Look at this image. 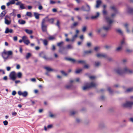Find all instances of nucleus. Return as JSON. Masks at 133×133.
I'll use <instances>...</instances> for the list:
<instances>
[{"instance_id":"052dcab7","label":"nucleus","mask_w":133,"mask_h":133,"mask_svg":"<svg viewBox=\"0 0 133 133\" xmlns=\"http://www.w3.org/2000/svg\"><path fill=\"white\" fill-rule=\"evenodd\" d=\"M52 125L51 124L48 125L47 126V128L48 129H50L52 127Z\"/></svg>"},{"instance_id":"dca6fc26","label":"nucleus","mask_w":133,"mask_h":133,"mask_svg":"<svg viewBox=\"0 0 133 133\" xmlns=\"http://www.w3.org/2000/svg\"><path fill=\"white\" fill-rule=\"evenodd\" d=\"M15 0H11L9 2L7 3L6 4V5L8 6L11 4H15Z\"/></svg>"},{"instance_id":"e433bc0d","label":"nucleus","mask_w":133,"mask_h":133,"mask_svg":"<svg viewBox=\"0 0 133 133\" xmlns=\"http://www.w3.org/2000/svg\"><path fill=\"white\" fill-rule=\"evenodd\" d=\"M43 41L44 45H46L48 44L47 41L46 39L43 40Z\"/></svg>"},{"instance_id":"4468645a","label":"nucleus","mask_w":133,"mask_h":133,"mask_svg":"<svg viewBox=\"0 0 133 133\" xmlns=\"http://www.w3.org/2000/svg\"><path fill=\"white\" fill-rule=\"evenodd\" d=\"M13 32V30L12 29H9L8 28H7L6 29L5 33V34H8L9 33H12Z\"/></svg>"},{"instance_id":"7c9ffc66","label":"nucleus","mask_w":133,"mask_h":133,"mask_svg":"<svg viewBox=\"0 0 133 133\" xmlns=\"http://www.w3.org/2000/svg\"><path fill=\"white\" fill-rule=\"evenodd\" d=\"M31 56V54L30 53H27L26 56V59H28Z\"/></svg>"},{"instance_id":"c03bdc74","label":"nucleus","mask_w":133,"mask_h":133,"mask_svg":"<svg viewBox=\"0 0 133 133\" xmlns=\"http://www.w3.org/2000/svg\"><path fill=\"white\" fill-rule=\"evenodd\" d=\"M99 49L100 47L99 46H96L94 48V50L96 51H97Z\"/></svg>"},{"instance_id":"8fccbe9b","label":"nucleus","mask_w":133,"mask_h":133,"mask_svg":"<svg viewBox=\"0 0 133 133\" xmlns=\"http://www.w3.org/2000/svg\"><path fill=\"white\" fill-rule=\"evenodd\" d=\"M75 113L76 112L74 111H71L70 112V114L71 115H74Z\"/></svg>"},{"instance_id":"09e8293b","label":"nucleus","mask_w":133,"mask_h":133,"mask_svg":"<svg viewBox=\"0 0 133 133\" xmlns=\"http://www.w3.org/2000/svg\"><path fill=\"white\" fill-rule=\"evenodd\" d=\"M63 43V42H60L58 43L57 45L58 46L60 47Z\"/></svg>"},{"instance_id":"72a5a7b5","label":"nucleus","mask_w":133,"mask_h":133,"mask_svg":"<svg viewBox=\"0 0 133 133\" xmlns=\"http://www.w3.org/2000/svg\"><path fill=\"white\" fill-rule=\"evenodd\" d=\"M24 43L26 45H28L30 43V42L29 41L28 39H27L25 41H24Z\"/></svg>"},{"instance_id":"6ab92c4d","label":"nucleus","mask_w":133,"mask_h":133,"mask_svg":"<svg viewBox=\"0 0 133 133\" xmlns=\"http://www.w3.org/2000/svg\"><path fill=\"white\" fill-rule=\"evenodd\" d=\"M24 31L27 34H31L33 33L32 31L31 30H29L28 29H25L24 30Z\"/></svg>"},{"instance_id":"6e6552de","label":"nucleus","mask_w":133,"mask_h":133,"mask_svg":"<svg viewBox=\"0 0 133 133\" xmlns=\"http://www.w3.org/2000/svg\"><path fill=\"white\" fill-rule=\"evenodd\" d=\"M66 59L68 61H71L73 63H84V61L82 60L77 61L76 60L74 59L71 58H67Z\"/></svg>"},{"instance_id":"6e6d98bb","label":"nucleus","mask_w":133,"mask_h":133,"mask_svg":"<svg viewBox=\"0 0 133 133\" xmlns=\"http://www.w3.org/2000/svg\"><path fill=\"white\" fill-rule=\"evenodd\" d=\"M38 9L39 10H41L42 9L43 7L42 5H39V6L38 7Z\"/></svg>"},{"instance_id":"4d7b16f0","label":"nucleus","mask_w":133,"mask_h":133,"mask_svg":"<svg viewBox=\"0 0 133 133\" xmlns=\"http://www.w3.org/2000/svg\"><path fill=\"white\" fill-rule=\"evenodd\" d=\"M80 79L79 78H77L75 79V81L77 82H79Z\"/></svg>"},{"instance_id":"4be33fe9","label":"nucleus","mask_w":133,"mask_h":133,"mask_svg":"<svg viewBox=\"0 0 133 133\" xmlns=\"http://www.w3.org/2000/svg\"><path fill=\"white\" fill-rule=\"evenodd\" d=\"M45 69L46 70H47L48 71H52L54 70L53 69H52L50 67L48 66H45L44 67Z\"/></svg>"},{"instance_id":"aec40b11","label":"nucleus","mask_w":133,"mask_h":133,"mask_svg":"<svg viewBox=\"0 0 133 133\" xmlns=\"http://www.w3.org/2000/svg\"><path fill=\"white\" fill-rule=\"evenodd\" d=\"M18 22L20 24H24L26 23V22L22 19H19L18 20Z\"/></svg>"},{"instance_id":"864d4df0","label":"nucleus","mask_w":133,"mask_h":133,"mask_svg":"<svg viewBox=\"0 0 133 133\" xmlns=\"http://www.w3.org/2000/svg\"><path fill=\"white\" fill-rule=\"evenodd\" d=\"M56 3V2L52 0H50V3L51 4H53L55 3Z\"/></svg>"},{"instance_id":"412c9836","label":"nucleus","mask_w":133,"mask_h":133,"mask_svg":"<svg viewBox=\"0 0 133 133\" xmlns=\"http://www.w3.org/2000/svg\"><path fill=\"white\" fill-rule=\"evenodd\" d=\"M101 3V1L100 0H97L96 1V7L97 8H98L99 6Z\"/></svg>"},{"instance_id":"f03ea898","label":"nucleus","mask_w":133,"mask_h":133,"mask_svg":"<svg viewBox=\"0 0 133 133\" xmlns=\"http://www.w3.org/2000/svg\"><path fill=\"white\" fill-rule=\"evenodd\" d=\"M105 19L106 21L109 24L103 26V28L105 30L108 31L111 28L110 25L113 22V20L112 19L108 16L106 17Z\"/></svg>"},{"instance_id":"680f3d73","label":"nucleus","mask_w":133,"mask_h":133,"mask_svg":"<svg viewBox=\"0 0 133 133\" xmlns=\"http://www.w3.org/2000/svg\"><path fill=\"white\" fill-rule=\"evenodd\" d=\"M13 39L14 41H16L17 40V36H15L13 37Z\"/></svg>"},{"instance_id":"5fc2aeb1","label":"nucleus","mask_w":133,"mask_h":133,"mask_svg":"<svg viewBox=\"0 0 133 133\" xmlns=\"http://www.w3.org/2000/svg\"><path fill=\"white\" fill-rule=\"evenodd\" d=\"M108 90L109 92L110 93H111L112 91L111 90V89L110 87H109L108 88Z\"/></svg>"},{"instance_id":"f3484780","label":"nucleus","mask_w":133,"mask_h":133,"mask_svg":"<svg viewBox=\"0 0 133 133\" xmlns=\"http://www.w3.org/2000/svg\"><path fill=\"white\" fill-rule=\"evenodd\" d=\"M99 15V14L98 12L96 13V15H95L91 17V18L92 19H95L98 17Z\"/></svg>"},{"instance_id":"c9c22d12","label":"nucleus","mask_w":133,"mask_h":133,"mask_svg":"<svg viewBox=\"0 0 133 133\" xmlns=\"http://www.w3.org/2000/svg\"><path fill=\"white\" fill-rule=\"evenodd\" d=\"M129 24H128V23H125L124 24V26L125 27L127 28V32H129V31L128 30V29H127V27L128 26H129Z\"/></svg>"},{"instance_id":"bb28decb","label":"nucleus","mask_w":133,"mask_h":133,"mask_svg":"<svg viewBox=\"0 0 133 133\" xmlns=\"http://www.w3.org/2000/svg\"><path fill=\"white\" fill-rule=\"evenodd\" d=\"M133 91V88H127L126 92H130Z\"/></svg>"},{"instance_id":"5701e85b","label":"nucleus","mask_w":133,"mask_h":133,"mask_svg":"<svg viewBox=\"0 0 133 133\" xmlns=\"http://www.w3.org/2000/svg\"><path fill=\"white\" fill-rule=\"evenodd\" d=\"M103 29V27L102 28H97L96 30V31L98 34H100L102 31Z\"/></svg>"},{"instance_id":"4c0bfd02","label":"nucleus","mask_w":133,"mask_h":133,"mask_svg":"<svg viewBox=\"0 0 133 133\" xmlns=\"http://www.w3.org/2000/svg\"><path fill=\"white\" fill-rule=\"evenodd\" d=\"M100 63L99 62H96L95 63V65L96 66H98L100 65Z\"/></svg>"},{"instance_id":"2eb2a0df","label":"nucleus","mask_w":133,"mask_h":133,"mask_svg":"<svg viewBox=\"0 0 133 133\" xmlns=\"http://www.w3.org/2000/svg\"><path fill=\"white\" fill-rule=\"evenodd\" d=\"M87 5V9H85V7L84 6H82L81 8V9L83 11H89L90 10V7L88 5Z\"/></svg>"},{"instance_id":"13d9d810","label":"nucleus","mask_w":133,"mask_h":133,"mask_svg":"<svg viewBox=\"0 0 133 133\" xmlns=\"http://www.w3.org/2000/svg\"><path fill=\"white\" fill-rule=\"evenodd\" d=\"M2 73L3 74H5V72L2 69H0V73Z\"/></svg>"},{"instance_id":"39448f33","label":"nucleus","mask_w":133,"mask_h":133,"mask_svg":"<svg viewBox=\"0 0 133 133\" xmlns=\"http://www.w3.org/2000/svg\"><path fill=\"white\" fill-rule=\"evenodd\" d=\"M125 44L126 42L125 40L124 39H123L121 41L120 44L115 49V51L117 52L120 51L122 49L123 46Z\"/></svg>"},{"instance_id":"423d86ee","label":"nucleus","mask_w":133,"mask_h":133,"mask_svg":"<svg viewBox=\"0 0 133 133\" xmlns=\"http://www.w3.org/2000/svg\"><path fill=\"white\" fill-rule=\"evenodd\" d=\"M48 17L47 16L43 19L41 23V29L42 31L44 32H46V31L47 26L45 25V23L46 21V19L48 18Z\"/></svg>"},{"instance_id":"b1692460","label":"nucleus","mask_w":133,"mask_h":133,"mask_svg":"<svg viewBox=\"0 0 133 133\" xmlns=\"http://www.w3.org/2000/svg\"><path fill=\"white\" fill-rule=\"evenodd\" d=\"M78 36V34H76L70 40L71 41L73 42L76 39V38Z\"/></svg>"},{"instance_id":"9d476101","label":"nucleus","mask_w":133,"mask_h":133,"mask_svg":"<svg viewBox=\"0 0 133 133\" xmlns=\"http://www.w3.org/2000/svg\"><path fill=\"white\" fill-rule=\"evenodd\" d=\"M16 73L14 71H12L11 72L9 75L10 78L14 81L16 79Z\"/></svg>"},{"instance_id":"f704fd0d","label":"nucleus","mask_w":133,"mask_h":133,"mask_svg":"<svg viewBox=\"0 0 133 133\" xmlns=\"http://www.w3.org/2000/svg\"><path fill=\"white\" fill-rule=\"evenodd\" d=\"M48 21L50 23H53L54 21V19L53 18H51V19H49L48 20Z\"/></svg>"},{"instance_id":"473e14b6","label":"nucleus","mask_w":133,"mask_h":133,"mask_svg":"<svg viewBox=\"0 0 133 133\" xmlns=\"http://www.w3.org/2000/svg\"><path fill=\"white\" fill-rule=\"evenodd\" d=\"M48 38L50 40H52L55 39V37L54 36H50Z\"/></svg>"},{"instance_id":"20e7f679","label":"nucleus","mask_w":133,"mask_h":133,"mask_svg":"<svg viewBox=\"0 0 133 133\" xmlns=\"http://www.w3.org/2000/svg\"><path fill=\"white\" fill-rule=\"evenodd\" d=\"M97 85V83L94 82H92L90 83H87L86 84L85 86L83 87L82 89L83 90H85L90 88L95 87Z\"/></svg>"},{"instance_id":"9b49d317","label":"nucleus","mask_w":133,"mask_h":133,"mask_svg":"<svg viewBox=\"0 0 133 133\" xmlns=\"http://www.w3.org/2000/svg\"><path fill=\"white\" fill-rule=\"evenodd\" d=\"M16 5H19V8L21 9H25V4L22 3L21 1L18 2L16 3Z\"/></svg>"},{"instance_id":"a878e982","label":"nucleus","mask_w":133,"mask_h":133,"mask_svg":"<svg viewBox=\"0 0 133 133\" xmlns=\"http://www.w3.org/2000/svg\"><path fill=\"white\" fill-rule=\"evenodd\" d=\"M11 21L7 19L6 18H5V23L7 25H9L11 23Z\"/></svg>"},{"instance_id":"ddd939ff","label":"nucleus","mask_w":133,"mask_h":133,"mask_svg":"<svg viewBox=\"0 0 133 133\" xmlns=\"http://www.w3.org/2000/svg\"><path fill=\"white\" fill-rule=\"evenodd\" d=\"M97 57L100 58L101 57H107V54L104 53H98L97 54Z\"/></svg>"},{"instance_id":"7ed1b4c3","label":"nucleus","mask_w":133,"mask_h":133,"mask_svg":"<svg viewBox=\"0 0 133 133\" xmlns=\"http://www.w3.org/2000/svg\"><path fill=\"white\" fill-rule=\"evenodd\" d=\"M12 54V52L11 51H6L4 50L2 56L5 61L9 59L10 57L9 56Z\"/></svg>"},{"instance_id":"69168bd1","label":"nucleus","mask_w":133,"mask_h":133,"mask_svg":"<svg viewBox=\"0 0 133 133\" xmlns=\"http://www.w3.org/2000/svg\"><path fill=\"white\" fill-rule=\"evenodd\" d=\"M49 116L51 117H53L54 116V115L51 113V112L49 113Z\"/></svg>"},{"instance_id":"a18cd8bd","label":"nucleus","mask_w":133,"mask_h":133,"mask_svg":"<svg viewBox=\"0 0 133 133\" xmlns=\"http://www.w3.org/2000/svg\"><path fill=\"white\" fill-rule=\"evenodd\" d=\"M3 123L4 125L6 126L8 125V122L7 121L5 120L3 122Z\"/></svg>"},{"instance_id":"79ce46f5","label":"nucleus","mask_w":133,"mask_h":133,"mask_svg":"<svg viewBox=\"0 0 133 133\" xmlns=\"http://www.w3.org/2000/svg\"><path fill=\"white\" fill-rule=\"evenodd\" d=\"M78 24V23L77 22H74L73 24L72 25V26H71V28H72L73 27V26H76Z\"/></svg>"},{"instance_id":"0e129e2a","label":"nucleus","mask_w":133,"mask_h":133,"mask_svg":"<svg viewBox=\"0 0 133 133\" xmlns=\"http://www.w3.org/2000/svg\"><path fill=\"white\" fill-rule=\"evenodd\" d=\"M11 67L9 66H7L6 67V69L7 71H9L11 69Z\"/></svg>"},{"instance_id":"ea45409f","label":"nucleus","mask_w":133,"mask_h":133,"mask_svg":"<svg viewBox=\"0 0 133 133\" xmlns=\"http://www.w3.org/2000/svg\"><path fill=\"white\" fill-rule=\"evenodd\" d=\"M116 31L118 33L120 34H122V31L121 30L119 29H117L116 30Z\"/></svg>"},{"instance_id":"a211bd4d","label":"nucleus","mask_w":133,"mask_h":133,"mask_svg":"<svg viewBox=\"0 0 133 133\" xmlns=\"http://www.w3.org/2000/svg\"><path fill=\"white\" fill-rule=\"evenodd\" d=\"M93 52L92 50H89L85 51L84 52V54L85 55L88 54L92 53Z\"/></svg>"},{"instance_id":"e2e57ef3","label":"nucleus","mask_w":133,"mask_h":133,"mask_svg":"<svg viewBox=\"0 0 133 133\" xmlns=\"http://www.w3.org/2000/svg\"><path fill=\"white\" fill-rule=\"evenodd\" d=\"M57 26L58 27H59V22L58 20H57V23L56 24Z\"/></svg>"},{"instance_id":"0eeeda50","label":"nucleus","mask_w":133,"mask_h":133,"mask_svg":"<svg viewBox=\"0 0 133 133\" xmlns=\"http://www.w3.org/2000/svg\"><path fill=\"white\" fill-rule=\"evenodd\" d=\"M133 106V101H127L122 104V106L125 108H131Z\"/></svg>"},{"instance_id":"c85d7f7f","label":"nucleus","mask_w":133,"mask_h":133,"mask_svg":"<svg viewBox=\"0 0 133 133\" xmlns=\"http://www.w3.org/2000/svg\"><path fill=\"white\" fill-rule=\"evenodd\" d=\"M26 15L29 17H31L32 16V14L30 12H27Z\"/></svg>"},{"instance_id":"2f4dec72","label":"nucleus","mask_w":133,"mask_h":133,"mask_svg":"<svg viewBox=\"0 0 133 133\" xmlns=\"http://www.w3.org/2000/svg\"><path fill=\"white\" fill-rule=\"evenodd\" d=\"M22 38L23 42H24V41H25L28 39L27 37L26 36H23L22 37Z\"/></svg>"},{"instance_id":"de8ad7c7","label":"nucleus","mask_w":133,"mask_h":133,"mask_svg":"<svg viewBox=\"0 0 133 133\" xmlns=\"http://www.w3.org/2000/svg\"><path fill=\"white\" fill-rule=\"evenodd\" d=\"M103 14L104 15H106L107 13V11L105 10V9H103Z\"/></svg>"},{"instance_id":"338daca9","label":"nucleus","mask_w":133,"mask_h":133,"mask_svg":"<svg viewBox=\"0 0 133 133\" xmlns=\"http://www.w3.org/2000/svg\"><path fill=\"white\" fill-rule=\"evenodd\" d=\"M30 81L32 82H35L36 79L35 78H32L30 79Z\"/></svg>"},{"instance_id":"f8f14e48","label":"nucleus","mask_w":133,"mask_h":133,"mask_svg":"<svg viewBox=\"0 0 133 133\" xmlns=\"http://www.w3.org/2000/svg\"><path fill=\"white\" fill-rule=\"evenodd\" d=\"M18 94L20 96L22 95L24 97H26L28 95V92L26 91H24V92H22L21 91H18Z\"/></svg>"},{"instance_id":"393cba45","label":"nucleus","mask_w":133,"mask_h":133,"mask_svg":"<svg viewBox=\"0 0 133 133\" xmlns=\"http://www.w3.org/2000/svg\"><path fill=\"white\" fill-rule=\"evenodd\" d=\"M34 16H35V18L36 19H38L39 18V16L40 14H38L37 12L34 13Z\"/></svg>"},{"instance_id":"49530a36","label":"nucleus","mask_w":133,"mask_h":133,"mask_svg":"<svg viewBox=\"0 0 133 133\" xmlns=\"http://www.w3.org/2000/svg\"><path fill=\"white\" fill-rule=\"evenodd\" d=\"M61 73L65 76H66L68 75V73H66L64 72V71H61Z\"/></svg>"},{"instance_id":"603ef678","label":"nucleus","mask_w":133,"mask_h":133,"mask_svg":"<svg viewBox=\"0 0 133 133\" xmlns=\"http://www.w3.org/2000/svg\"><path fill=\"white\" fill-rule=\"evenodd\" d=\"M16 92L15 91H12V95L15 96L16 95Z\"/></svg>"},{"instance_id":"f257e3e1","label":"nucleus","mask_w":133,"mask_h":133,"mask_svg":"<svg viewBox=\"0 0 133 133\" xmlns=\"http://www.w3.org/2000/svg\"><path fill=\"white\" fill-rule=\"evenodd\" d=\"M115 71L118 74L122 75L124 73L131 74L133 73V70L129 69L127 66H125L122 69L120 68H118L115 70Z\"/></svg>"},{"instance_id":"3c124183","label":"nucleus","mask_w":133,"mask_h":133,"mask_svg":"<svg viewBox=\"0 0 133 133\" xmlns=\"http://www.w3.org/2000/svg\"><path fill=\"white\" fill-rule=\"evenodd\" d=\"M86 27L85 26H84L83 27L82 29V31L83 32H85L86 30Z\"/></svg>"},{"instance_id":"bf43d9fd","label":"nucleus","mask_w":133,"mask_h":133,"mask_svg":"<svg viewBox=\"0 0 133 133\" xmlns=\"http://www.w3.org/2000/svg\"><path fill=\"white\" fill-rule=\"evenodd\" d=\"M89 78L91 79H93L95 78V77L94 76H91Z\"/></svg>"},{"instance_id":"a19ab883","label":"nucleus","mask_w":133,"mask_h":133,"mask_svg":"<svg viewBox=\"0 0 133 133\" xmlns=\"http://www.w3.org/2000/svg\"><path fill=\"white\" fill-rule=\"evenodd\" d=\"M16 11V10L15 9L13 10V11L10 14L13 16H16V14L15 13V11Z\"/></svg>"},{"instance_id":"1a4fd4ad","label":"nucleus","mask_w":133,"mask_h":133,"mask_svg":"<svg viewBox=\"0 0 133 133\" xmlns=\"http://www.w3.org/2000/svg\"><path fill=\"white\" fill-rule=\"evenodd\" d=\"M110 9L114 12V13L112 14L111 15L112 17H113L115 16L117 12V11L116 9L115 6L114 5H112L110 6Z\"/></svg>"},{"instance_id":"58836bf2","label":"nucleus","mask_w":133,"mask_h":133,"mask_svg":"<svg viewBox=\"0 0 133 133\" xmlns=\"http://www.w3.org/2000/svg\"><path fill=\"white\" fill-rule=\"evenodd\" d=\"M72 85L71 84L67 85H66L65 87L67 89H70Z\"/></svg>"},{"instance_id":"cd10ccee","label":"nucleus","mask_w":133,"mask_h":133,"mask_svg":"<svg viewBox=\"0 0 133 133\" xmlns=\"http://www.w3.org/2000/svg\"><path fill=\"white\" fill-rule=\"evenodd\" d=\"M68 49H73V47L71 45L69 44L65 48Z\"/></svg>"},{"instance_id":"c756f323","label":"nucleus","mask_w":133,"mask_h":133,"mask_svg":"<svg viewBox=\"0 0 133 133\" xmlns=\"http://www.w3.org/2000/svg\"><path fill=\"white\" fill-rule=\"evenodd\" d=\"M17 76L18 78H21L22 76V73L20 72H18L17 74Z\"/></svg>"},{"instance_id":"774afa93","label":"nucleus","mask_w":133,"mask_h":133,"mask_svg":"<svg viewBox=\"0 0 133 133\" xmlns=\"http://www.w3.org/2000/svg\"><path fill=\"white\" fill-rule=\"evenodd\" d=\"M20 68V66L19 65L17 64L16 66V68L17 69H19Z\"/></svg>"},{"instance_id":"37998d69","label":"nucleus","mask_w":133,"mask_h":133,"mask_svg":"<svg viewBox=\"0 0 133 133\" xmlns=\"http://www.w3.org/2000/svg\"><path fill=\"white\" fill-rule=\"evenodd\" d=\"M82 70V69H80L77 70L75 71V72L76 74H78L80 73Z\"/></svg>"}]
</instances>
